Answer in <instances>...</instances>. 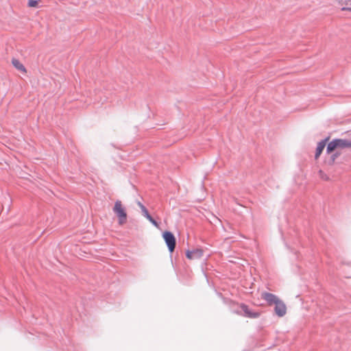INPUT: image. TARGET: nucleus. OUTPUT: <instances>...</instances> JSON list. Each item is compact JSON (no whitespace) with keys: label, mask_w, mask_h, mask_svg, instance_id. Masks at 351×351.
Wrapping results in <instances>:
<instances>
[{"label":"nucleus","mask_w":351,"mask_h":351,"mask_svg":"<svg viewBox=\"0 0 351 351\" xmlns=\"http://www.w3.org/2000/svg\"><path fill=\"white\" fill-rule=\"evenodd\" d=\"M40 2V0H28L27 5L29 8H37Z\"/></svg>","instance_id":"nucleus-12"},{"label":"nucleus","mask_w":351,"mask_h":351,"mask_svg":"<svg viewBox=\"0 0 351 351\" xmlns=\"http://www.w3.org/2000/svg\"><path fill=\"white\" fill-rule=\"evenodd\" d=\"M203 256V250L201 249H195L193 250H187L186 256L189 260H198Z\"/></svg>","instance_id":"nucleus-5"},{"label":"nucleus","mask_w":351,"mask_h":351,"mask_svg":"<svg viewBox=\"0 0 351 351\" xmlns=\"http://www.w3.org/2000/svg\"><path fill=\"white\" fill-rule=\"evenodd\" d=\"M336 156H337L336 155H333V156H332V163H333V162H334V161H335V160Z\"/></svg>","instance_id":"nucleus-15"},{"label":"nucleus","mask_w":351,"mask_h":351,"mask_svg":"<svg viewBox=\"0 0 351 351\" xmlns=\"http://www.w3.org/2000/svg\"><path fill=\"white\" fill-rule=\"evenodd\" d=\"M319 174L322 179L328 180V177L326 176V175L324 174V173L322 171L320 170L319 171Z\"/></svg>","instance_id":"nucleus-13"},{"label":"nucleus","mask_w":351,"mask_h":351,"mask_svg":"<svg viewBox=\"0 0 351 351\" xmlns=\"http://www.w3.org/2000/svg\"><path fill=\"white\" fill-rule=\"evenodd\" d=\"M141 209H142V211L144 212V209H147L143 205H142L141 204H139Z\"/></svg>","instance_id":"nucleus-14"},{"label":"nucleus","mask_w":351,"mask_h":351,"mask_svg":"<svg viewBox=\"0 0 351 351\" xmlns=\"http://www.w3.org/2000/svg\"><path fill=\"white\" fill-rule=\"evenodd\" d=\"M275 308L274 311L278 317H283L287 313V306L285 304V302L281 300L280 298L276 301V302L274 304Z\"/></svg>","instance_id":"nucleus-4"},{"label":"nucleus","mask_w":351,"mask_h":351,"mask_svg":"<svg viewBox=\"0 0 351 351\" xmlns=\"http://www.w3.org/2000/svg\"><path fill=\"white\" fill-rule=\"evenodd\" d=\"M327 140H328V138L319 142L317 144V149H316V153H315V159H317L319 158V156L321 155V154L322 153V152L326 146V142Z\"/></svg>","instance_id":"nucleus-10"},{"label":"nucleus","mask_w":351,"mask_h":351,"mask_svg":"<svg viewBox=\"0 0 351 351\" xmlns=\"http://www.w3.org/2000/svg\"><path fill=\"white\" fill-rule=\"evenodd\" d=\"M337 3L342 11L351 12V0H337Z\"/></svg>","instance_id":"nucleus-8"},{"label":"nucleus","mask_w":351,"mask_h":351,"mask_svg":"<svg viewBox=\"0 0 351 351\" xmlns=\"http://www.w3.org/2000/svg\"><path fill=\"white\" fill-rule=\"evenodd\" d=\"M144 216L156 228H159L158 223L152 217V216L149 214L148 210L147 209H144V212H143Z\"/></svg>","instance_id":"nucleus-11"},{"label":"nucleus","mask_w":351,"mask_h":351,"mask_svg":"<svg viewBox=\"0 0 351 351\" xmlns=\"http://www.w3.org/2000/svg\"><path fill=\"white\" fill-rule=\"evenodd\" d=\"M351 147V142L345 139H334L327 146L326 152L330 154L335 150Z\"/></svg>","instance_id":"nucleus-1"},{"label":"nucleus","mask_w":351,"mask_h":351,"mask_svg":"<svg viewBox=\"0 0 351 351\" xmlns=\"http://www.w3.org/2000/svg\"><path fill=\"white\" fill-rule=\"evenodd\" d=\"M261 298L262 299L265 300L269 306L274 304L276 302V301L279 300V298L278 296L268 292H262Z\"/></svg>","instance_id":"nucleus-6"},{"label":"nucleus","mask_w":351,"mask_h":351,"mask_svg":"<svg viewBox=\"0 0 351 351\" xmlns=\"http://www.w3.org/2000/svg\"><path fill=\"white\" fill-rule=\"evenodd\" d=\"M113 211L117 215L119 219V224L122 226L127 221V213L121 201L117 200L113 207Z\"/></svg>","instance_id":"nucleus-2"},{"label":"nucleus","mask_w":351,"mask_h":351,"mask_svg":"<svg viewBox=\"0 0 351 351\" xmlns=\"http://www.w3.org/2000/svg\"><path fill=\"white\" fill-rule=\"evenodd\" d=\"M241 308L243 311V315L250 318H257L260 316L261 313L258 312L252 311L247 305L241 304Z\"/></svg>","instance_id":"nucleus-7"},{"label":"nucleus","mask_w":351,"mask_h":351,"mask_svg":"<svg viewBox=\"0 0 351 351\" xmlns=\"http://www.w3.org/2000/svg\"><path fill=\"white\" fill-rule=\"evenodd\" d=\"M162 237L168 247L170 252H173L176 247V238L174 235L169 231H165L162 234Z\"/></svg>","instance_id":"nucleus-3"},{"label":"nucleus","mask_w":351,"mask_h":351,"mask_svg":"<svg viewBox=\"0 0 351 351\" xmlns=\"http://www.w3.org/2000/svg\"><path fill=\"white\" fill-rule=\"evenodd\" d=\"M12 64L17 70L20 71L24 74L27 73V69H25L23 63L21 62L19 60L15 58L12 59Z\"/></svg>","instance_id":"nucleus-9"}]
</instances>
